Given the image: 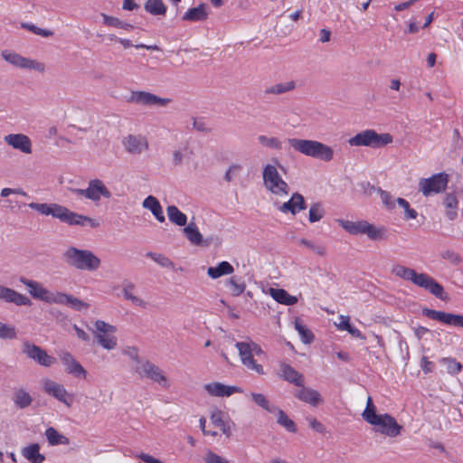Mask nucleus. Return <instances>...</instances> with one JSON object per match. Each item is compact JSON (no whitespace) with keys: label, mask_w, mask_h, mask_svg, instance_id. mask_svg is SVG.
Wrapping results in <instances>:
<instances>
[{"label":"nucleus","mask_w":463,"mask_h":463,"mask_svg":"<svg viewBox=\"0 0 463 463\" xmlns=\"http://www.w3.org/2000/svg\"><path fill=\"white\" fill-rule=\"evenodd\" d=\"M20 282L24 284L28 293L34 299L43 301L47 304L65 305L75 310L82 311L89 308L90 305L78 298L60 291H52L43 287L36 280L20 278Z\"/></svg>","instance_id":"obj_1"},{"label":"nucleus","mask_w":463,"mask_h":463,"mask_svg":"<svg viewBox=\"0 0 463 463\" xmlns=\"http://www.w3.org/2000/svg\"><path fill=\"white\" fill-rule=\"evenodd\" d=\"M20 282L24 284L28 293L34 299L43 301L47 304L65 305L75 310L82 311L89 308L90 305L78 298L60 291H52L43 287L36 280L20 278Z\"/></svg>","instance_id":"obj_2"},{"label":"nucleus","mask_w":463,"mask_h":463,"mask_svg":"<svg viewBox=\"0 0 463 463\" xmlns=\"http://www.w3.org/2000/svg\"><path fill=\"white\" fill-rule=\"evenodd\" d=\"M363 419L373 427V431L389 438H396L401 435L402 426L394 417L388 413H377L376 406L372 397H368L366 407L362 413Z\"/></svg>","instance_id":"obj_3"},{"label":"nucleus","mask_w":463,"mask_h":463,"mask_svg":"<svg viewBox=\"0 0 463 463\" xmlns=\"http://www.w3.org/2000/svg\"><path fill=\"white\" fill-rule=\"evenodd\" d=\"M392 273L397 278L410 281L414 285L424 288L436 298L442 300L447 298L443 287L426 273H418L415 269L401 264L394 265L392 267Z\"/></svg>","instance_id":"obj_4"},{"label":"nucleus","mask_w":463,"mask_h":463,"mask_svg":"<svg viewBox=\"0 0 463 463\" xmlns=\"http://www.w3.org/2000/svg\"><path fill=\"white\" fill-rule=\"evenodd\" d=\"M392 273L397 278L410 281L414 285L424 288L436 298L442 300L447 298L443 287L426 273H418L415 269L401 264L394 265L392 267Z\"/></svg>","instance_id":"obj_5"},{"label":"nucleus","mask_w":463,"mask_h":463,"mask_svg":"<svg viewBox=\"0 0 463 463\" xmlns=\"http://www.w3.org/2000/svg\"><path fill=\"white\" fill-rule=\"evenodd\" d=\"M288 143L296 152L323 162L332 161L335 156L330 146L317 140L292 137Z\"/></svg>","instance_id":"obj_6"},{"label":"nucleus","mask_w":463,"mask_h":463,"mask_svg":"<svg viewBox=\"0 0 463 463\" xmlns=\"http://www.w3.org/2000/svg\"><path fill=\"white\" fill-rule=\"evenodd\" d=\"M335 222L347 233L353 236L365 235L369 240L378 241L386 239V229L376 226L366 220L335 219Z\"/></svg>","instance_id":"obj_7"},{"label":"nucleus","mask_w":463,"mask_h":463,"mask_svg":"<svg viewBox=\"0 0 463 463\" xmlns=\"http://www.w3.org/2000/svg\"><path fill=\"white\" fill-rule=\"evenodd\" d=\"M240 360L242 365L249 371H252L259 375L265 374V371L260 361L267 358L266 353L260 345L249 340L244 342H237L235 345Z\"/></svg>","instance_id":"obj_8"},{"label":"nucleus","mask_w":463,"mask_h":463,"mask_svg":"<svg viewBox=\"0 0 463 463\" xmlns=\"http://www.w3.org/2000/svg\"><path fill=\"white\" fill-rule=\"evenodd\" d=\"M63 260L69 266L85 271H96L101 266V260L91 250L69 247L63 253Z\"/></svg>","instance_id":"obj_9"},{"label":"nucleus","mask_w":463,"mask_h":463,"mask_svg":"<svg viewBox=\"0 0 463 463\" xmlns=\"http://www.w3.org/2000/svg\"><path fill=\"white\" fill-rule=\"evenodd\" d=\"M262 180L264 188L271 195L272 202L288 196V184L283 180L275 165L268 164L263 167Z\"/></svg>","instance_id":"obj_10"},{"label":"nucleus","mask_w":463,"mask_h":463,"mask_svg":"<svg viewBox=\"0 0 463 463\" xmlns=\"http://www.w3.org/2000/svg\"><path fill=\"white\" fill-rule=\"evenodd\" d=\"M392 141L393 137L389 133H377L373 128H366L349 137L347 144L350 146H367L375 149L383 147Z\"/></svg>","instance_id":"obj_11"},{"label":"nucleus","mask_w":463,"mask_h":463,"mask_svg":"<svg viewBox=\"0 0 463 463\" xmlns=\"http://www.w3.org/2000/svg\"><path fill=\"white\" fill-rule=\"evenodd\" d=\"M50 215L69 225L90 226L91 228H96L99 225L97 220L71 212L68 208L57 203H52Z\"/></svg>","instance_id":"obj_12"},{"label":"nucleus","mask_w":463,"mask_h":463,"mask_svg":"<svg viewBox=\"0 0 463 463\" xmlns=\"http://www.w3.org/2000/svg\"><path fill=\"white\" fill-rule=\"evenodd\" d=\"M98 344L104 349L111 351L118 346V337L116 335L117 326L98 319L93 323L90 328Z\"/></svg>","instance_id":"obj_13"},{"label":"nucleus","mask_w":463,"mask_h":463,"mask_svg":"<svg viewBox=\"0 0 463 463\" xmlns=\"http://www.w3.org/2000/svg\"><path fill=\"white\" fill-rule=\"evenodd\" d=\"M2 59L13 67L20 70L35 71L38 73H44L46 65L44 62L25 57L18 52L10 50H4L1 52Z\"/></svg>","instance_id":"obj_14"},{"label":"nucleus","mask_w":463,"mask_h":463,"mask_svg":"<svg viewBox=\"0 0 463 463\" xmlns=\"http://www.w3.org/2000/svg\"><path fill=\"white\" fill-rule=\"evenodd\" d=\"M41 386L44 393L57 400L64 406L68 408L72 406L74 394L69 392L62 383L45 377L42 379Z\"/></svg>","instance_id":"obj_15"},{"label":"nucleus","mask_w":463,"mask_h":463,"mask_svg":"<svg viewBox=\"0 0 463 463\" xmlns=\"http://www.w3.org/2000/svg\"><path fill=\"white\" fill-rule=\"evenodd\" d=\"M113 292L116 297L123 298L136 307L145 309L148 306V303L137 295L136 284L129 279H124L113 287Z\"/></svg>","instance_id":"obj_16"},{"label":"nucleus","mask_w":463,"mask_h":463,"mask_svg":"<svg viewBox=\"0 0 463 463\" xmlns=\"http://www.w3.org/2000/svg\"><path fill=\"white\" fill-rule=\"evenodd\" d=\"M449 177L446 173H438L419 181V191L423 196L429 197L438 194L447 188Z\"/></svg>","instance_id":"obj_17"},{"label":"nucleus","mask_w":463,"mask_h":463,"mask_svg":"<svg viewBox=\"0 0 463 463\" xmlns=\"http://www.w3.org/2000/svg\"><path fill=\"white\" fill-rule=\"evenodd\" d=\"M73 192L94 203H99L102 198L109 200L112 196L104 182L98 178L90 180L85 189H74Z\"/></svg>","instance_id":"obj_18"},{"label":"nucleus","mask_w":463,"mask_h":463,"mask_svg":"<svg viewBox=\"0 0 463 463\" xmlns=\"http://www.w3.org/2000/svg\"><path fill=\"white\" fill-rule=\"evenodd\" d=\"M133 369L140 377L148 378L165 388L170 386L169 381L163 372L146 359L137 361V364H133Z\"/></svg>","instance_id":"obj_19"},{"label":"nucleus","mask_w":463,"mask_h":463,"mask_svg":"<svg viewBox=\"0 0 463 463\" xmlns=\"http://www.w3.org/2000/svg\"><path fill=\"white\" fill-rule=\"evenodd\" d=\"M121 145L126 153L139 156L148 151L149 143L146 137L141 134H128L121 139Z\"/></svg>","instance_id":"obj_20"},{"label":"nucleus","mask_w":463,"mask_h":463,"mask_svg":"<svg viewBox=\"0 0 463 463\" xmlns=\"http://www.w3.org/2000/svg\"><path fill=\"white\" fill-rule=\"evenodd\" d=\"M209 418L211 423L215 428H218L222 434L227 438L232 436L234 423L224 410L218 406L211 407L209 410Z\"/></svg>","instance_id":"obj_21"},{"label":"nucleus","mask_w":463,"mask_h":463,"mask_svg":"<svg viewBox=\"0 0 463 463\" xmlns=\"http://www.w3.org/2000/svg\"><path fill=\"white\" fill-rule=\"evenodd\" d=\"M283 199H276L273 201V206L283 214L297 215L298 213L306 209V201L302 194L294 193L290 198L285 202Z\"/></svg>","instance_id":"obj_22"},{"label":"nucleus","mask_w":463,"mask_h":463,"mask_svg":"<svg viewBox=\"0 0 463 463\" xmlns=\"http://www.w3.org/2000/svg\"><path fill=\"white\" fill-rule=\"evenodd\" d=\"M203 388L209 396L216 398H228L233 394L243 392V390L239 386L229 385L217 381L209 382Z\"/></svg>","instance_id":"obj_23"},{"label":"nucleus","mask_w":463,"mask_h":463,"mask_svg":"<svg viewBox=\"0 0 463 463\" xmlns=\"http://www.w3.org/2000/svg\"><path fill=\"white\" fill-rule=\"evenodd\" d=\"M129 100L133 103L144 106H156L158 108L166 107L172 100L168 98H162L146 91H134Z\"/></svg>","instance_id":"obj_24"},{"label":"nucleus","mask_w":463,"mask_h":463,"mask_svg":"<svg viewBox=\"0 0 463 463\" xmlns=\"http://www.w3.org/2000/svg\"><path fill=\"white\" fill-rule=\"evenodd\" d=\"M59 359L68 374L79 379L87 378V371L71 353L66 351L60 353Z\"/></svg>","instance_id":"obj_25"},{"label":"nucleus","mask_w":463,"mask_h":463,"mask_svg":"<svg viewBox=\"0 0 463 463\" xmlns=\"http://www.w3.org/2000/svg\"><path fill=\"white\" fill-rule=\"evenodd\" d=\"M422 314L444 325L463 327V315L447 313L430 308H424Z\"/></svg>","instance_id":"obj_26"},{"label":"nucleus","mask_w":463,"mask_h":463,"mask_svg":"<svg viewBox=\"0 0 463 463\" xmlns=\"http://www.w3.org/2000/svg\"><path fill=\"white\" fill-rule=\"evenodd\" d=\"M24 353L27 357L33 359L39 364L50 367L56 363V358L48 354L40 346L26 343L24 345Z\"/></svg>","instance_id":"obj_27"},{"label":"nucleus","mask_w":463,"mask_h":463,"mask_svg":"<svg viewBox=\"0 0 463 463\" xmlns=\"http://www.w3.org/2000/svg\"><path fill=\"white\" fill-rule=\"evenodd\" d=\"M4 141L12 148L19 150L25 155H29L33 152L32 141L30 137L24 134L18 133L6 135L4 137Z\"/></svg>","instance_id":"obj_28"},{"label":"nucleus","mask_w":463,"mask_h":463,"mask_svg":"<svg viewBox=\"0 0 463 463\" xmlns=\"http://www.w3.org/2000/svg\"><path fill=\"white\" fill-rule=\"evenodd\" d=\"M183 234L187 241L195 247H207L209 240L205 239L194 222H190L183 228Z\"/></svg>","instance_id":"obj_29"},{"label":"nucleus","mask_w":463,"mask_h":463,"mask_svg":"<svg viewBox=\"0 0 463 463\" xmlns=\"http://www.w3.org/2000/svg\"><path fill=\"white\" fill-rule=\"evenodd\" d=\"M294 396L298 400L313 407H317L324 403V399L318 391L307 387L304 384L299 386V389L294 392Z\"/></svg>","instance_id":"obj_30"},{"label":"nucleus","mask_w":463,"mask_h":463,"mask_svg":"<svg viewBox=\"0 0 463 463\" xmlns=\"http://www.w3.org/2000/svg\"><path fill=\"white\" fill-rule=\"evenodd\" d=\"M0 300L6 303H13L16 306H30L32 304L30 298L13 288L5 287L0 284Z\"/></svg>","instance_id":"obj_31"},{"label":"nucleus","mask_w":463,"mask_h":463,"mask_svg":"<svg viewBox=\"0 0 463 463\" xmlns=\"http://www.w3.org/2000/svg\"><path fill=\"white\" fill-rule=\"evenodd\" d=\"M444 214L449 221H454L458 216L459 201L455 193H447L442 198Z\"/></svg>","instance_id":"obj_32"},{"label":"nucleus","mask_w":463,"mask_h":463,"mask_svg":"<svg viewBox=\"0 0 463 463\" xmlns=\"http://www.w3.org/2000/svg\"><path fill=\"white\" fill-rule=\"evenodd\" d=\"M142 207L148 210L158 222L162 223L165 221L163 207L155 196L148 195L145 198L142 202Z\"/></svg>","instance_id":"obj_33"},{"label":"nucleus","mask_w":463,"mask_h":463,"mask_svg":"<svg viewBox=\"0 0 463 463\" xmlns=\"http://www.w3.org/2000/svg\"><path fill=\"white\" fill-rule=\"evenodd\" d=\"M280 376L285 381L295 384L296 386H302L305 383L304 375L288 364H282L280 365Z\"/></svg>","instance_id":"obj_34"},{"label":"nucleus","mask_w":463,"mask_h":463,"mask_svg":"<svg viewBox=\"0 0 463 463\" xmlns=\"http://www.w3.org/2000/svg\"><path fill=\"white\" fill-rule=\"evenodd\" d=\"M193 155V148L190 146H180L172 152V163L175 166H179L188 163L192 159Z\"/></svg>","instance_id":"obj_35"},{"label":"nucleus","mask_w":463,"mask_h":463,"mask_svg":"<svg viewBox=\"0 0 463 463\" xmlns=\"http://www.w3.org/2000/svg\"><path fill=\"white\" fill-rule=\"evenodd\" d=\"M233 272V266L230 262L222 260L216 266L209 267L206 273L212 279H217L222 276L232 275Z\"/></svg>","instance_id":"obj_36"},{"label":"nucleus","mask_w":463,"mask_h":463,"mask_svg":"<svg viewBox=\"0 0 463 463\" xmlns=\"http://www.w3.org/2000/svg\"><path fill=\"white\" fill-rule=\"evenodd\" d=\"M268 294L278 303L285 305V306H293L298 302V298L292 295H289L283 288H269L268 289Z\"/></svg>","instance_id":"obj_37"},{"label":"nucleus","mask_w":463,"mask_h":463,"mask_svg":"<svg viewBox=\"0 0 463 463\" xmlns=\"http://www.w3.org/2000/svg\"><path fill=\"white\" fill-rule=\"evenodd\" d=\"M21 454L31 463H43L45 459L44 455L40 452V445L37 443L22 448Z\"/></svg>","instance_id":"obj_38"},{"label":"nucleus","mask_w":463,"mask_h":463,"mask_svg":"<svg viewBox=\"0 0 463 463\" xmlns=\"http://www.w3.org/2000/svg\"><path fill=\"white\" fill-rule=\"evenodd\" d=\"M208 14L206 12V5L204 4H201L196 7L188 9L184 14L182 19L184 21L198 22L205 20Z\"/></svg>","instance_id":"obj_39"},{"label":"nucleus","mask_w":463,"mask_h":463,"mask_svg":"<svg viewBox=\"0 0 463 463\" xmlns=\"http://www.w3.org/2000/svg\"><path fill=\"white\" fill-rule=\"evenodd\" d=\"M166 214L171 223L184 227L188 224L187 216L181 212L175 205H168L166 207Z\"/></svg>","instance_id":"obj_40"},{"label":"nucleus","mask_w":463,"mask_h":463,"mask_svg":"<svg viewBox=\"0 0 463 463\" xmlns=\"http://www.w3.org/2000/svg\"><path fill=\"white\" fill-rule=\"evenodd\" d=\"M13 402L17 408L25 409L32 404L33 397L27 390L19 388L14 392Z\"/></svg>","instance_id":"obj_41"},{"label":"nucleus","mask_w":463,"mask_h":463,"mask_svg":"<svg viewBox=\"0 0 463 463\" xmlns=\"http://www.w3.org/2000/svg\"><path fill=\"white\" fill-rule=\"evenodd\" d=\"M272 413L276 416L277 423L285 428L288 431L295 433L297 427L295 422L279 408H276Z\"/></svg>","instance_id":"obj_42"},{"label":"nucleus","mask_w":463,"mask_h":463,"mask_svg":"<svg viewBox=\"0 0 463 463\" xmlns=\"http://www.w3.org/2000/svg\"><path fill=\"white\" fill-rule=\"evenodd\" d=\"M45 436L50 445H68L70 443L69 439L58 432L54 428L50 427L45 430Z\"/></svg>","instance_id":"obj_43"},{"label":"nucleus","mask_w":463,"mask_h":463,"mask_svg":"<svg viewBox=\"0 0 463 463\" xmlns=\"http://www.w3.org/2000/svg\"><path fill=\"white\" fill-rule=\"evenodd\" d=\"M224 284L233 297L241 295L246 288L245 283L236 277L229 278Z\"/></svg>","instance_id":"obj_44"},{"label":"nucleus","mask_w":463,"mask_h":463,"mask_svg":"<svg viewBox=\"0 0 463 463\" xmlns=\"http://www.w3.org/2000/svg\"><path fill=\"white\" fill-rule=\"evenodd\" d=\"M100 16L102 17L103 24L106 26L119 28L126 31H131L134 28L132 24L126 23L118 17L108 15L104 13H102Z\"/></svg>","instance_id":"obj_45"},{"label":"nucleus","mask_w":463,"mask_h":463,"mask_svg":"<svg viewBox=\"0 0 463 463\" xmlns=\"http://www.w3.org/2000/svg\"><path fill=\"white\" fill-rule=\"evenodd\" d=\"M326 215V210L321 203H313L308 209V222L315 223L320 222Z\"/></svg>","instance_id":"obj_46"},{"label":"nucleus","mask_w":463,"mask_h":463,"mask_svg":"<svg viewBox=\"0 0 463 463\" xmlns=\"http://www.w3.org/2000/svg\"><path fill=\"white\" fill-rule=\"evenodd\" d=\"M145 9L154 15H164L166 13V6L162 0H147L145 4Z\"/></svg>","instance_id":"obj_47"},{"label":"nucleus","mask_w":463,"mask_h":463,"mask_svg":"<svg viewBox=\"0 0 463 463\" xmlns=\"http://www.w3.org/2000/svg\"><path fill=\"white\" fill-rule=\"evenodd\" d=\"M250 397L258 406H260L266 411L272 413L274 411H276L277 406L270 403L267 397L262 393L251 392L250 394Z\"/></svg>","instance_id":"obj_48"},{"label":"nucleus","mask_w":463,"mask_h":463,"mask_svg":"<svg viewBox=\"0 0 463 463\" xmlns=\"http://www.w3.org/2000/svg\"><path fill=\"white\" fill-rule=\"evenodd\" d=\"M440 364L445 366L448 373L457 375L462 370V364L452 357H443L439 360Z\"/></svg>","instance_id":"obj_49"},{"label":"nucleus","mask_w":463,"mask_h":463,"mask_svg":"<svg viewBox=\"0 0 463 463\" xmlns=\"http://www.w3.org/2000/svg\"><path fill=\"white\" fill-rule=\"evenodd\" d=\"M296 88L294 80H287L284 82L276 83L267 89V92L270 94H282L293 90Z\"/></svg>","instance_id":"obj_50"},{"label":"nucleus","mask_w":463,"mask_h":463,"mask_svg":"<svg viewBox=\"0 0 463 463\" xmlns=\"http://www.w3.org/2000/svg\"><path fill=\"white\" fill-rule=\"evenodd\" d=\"M378 193H379L381 202H382L383 207L387 211L394 210L396 205H398V200L400 197H394L389 192L382 190V189H379Z\"/></svg>","instance_id":"obj_51"},{"label":"nucleus","mask_w":463,"mask_h":463,"mask_svg":"<svg viewBox=\"0 0 463 463\" xmlns=\"http://www.w3.org/2000/svg\"><path fill=\"white\" fill-rule=\"evenodd\" d=\"M294 326H295V329L298 331L299 336H300V339L301 341L304 343V344H310L313 339H314V335L312 334V332L306 326H304L300 320L298 319H296L295 323H294Z\"/></svg>","instance_id":"obj_52"},{"label":"nucleus","mask_w":463,"mask_h":463,"mask_svg":"<svg viewBox=\"0 0 463 463\" xmlns=\"http://www.w3.org/2000/svg\"><path fill=\"white\" fill-rule=\"evenodd\" d=\"M146 257L163 268H165V269H173L174 268L173 261L165 254L157 253V252H147Z\"/></svg>","instance_id":"obj_53"},{"label":"nucleus","mask_w":463,"mask_h":463,"mask_svg":"<svg viewBox=\"0 0 463 463\" xmlns=\"http://www.w3.org/2000/svg\"><path fill=\"white\" fill-rule=\"evenodd\" d=\"M398 206L403 210V219L406 221L415 220L418 216L416 210L411 207L409 202L403 198H399Z\"/></svg>","instance_id":"obj_54"},{"label":"nucleus","mask_w":463,"mask_h":463,"mask_svg":"<svg viewBox=\"0 0 463 463\" xmlns=\"http://www.w3.org/2000/svg\"><path fill=\"white\" fill-rule=\"evenodd\" d=\"M258 141L261 146L271 149H280L282 146L281 141L275 137L260 135L258 137Z\"/></svg>","instance_id":"obj_55"},{"label":"nucleus","mask_w":463,"mask_h":463,"mask_svg":"<svg viewBox=\"0 0 463 463\" xmlns=\"http://www.w3.org/2000/svg\"><path fill=\"white\" fill-rule=\"evenodd\" d=\"M17 337V332L14 326L0 321V339L13 340Z\"/></svg>","instance_id":"obj_56"},{"label":"nucleus","mask_w":463,"mask_h":463,"mask_svg":"<svg viewBox=\"0 0 463 463\" xmlns=\"http://www.w3.org/2000/svg\"><path fill=\"white\" fill-rule=\"evenodd\" d=\"M22 27L43 37H49L52 35V31L37 27L36 25L32 24L24 23L22 24Z\"/></svg>","instance_id":"obj_57"},{"label":"nucleus","mask_w":463,"mask_h":463,"mask_svg":"<svg viewBox=\"0 0 463 463\" xmlns=\"http://www.w3.org/2000/svg\"><path fill=\"white\" fill-rule=\"evenodd\" d=\"M203 459H204L205 463H230V461L227 458H225L211 450H208L205 453Z\"/></svg>","instance_id":"obj_58"},{"label":"nucleus","mask_w":463,"mask_h":463,"mask_svg":"<svg viewBox=\"0 0 463 463\" xmlns=\"http://www.w3.org/2000/svg\"><path fill=\"white\" fill-rule=\"evenodd\" d=\"M123 354L128 356L133 362V364H137V361H142L145 358L139 356V351L135 346H127L123 350Z\"/></svg>","instance_id":"obj_59"},{"label":"nucleus","mask_w":463,"mask_h":463,"mask_svg":"<svg viewBox=\"0 0 463 463\" xmlns=\"http://www.w3.org/2000/svg\"><path fill=\"white\" fill-rule=\"evenodd\" d=\"M28 206L31 209L37 211L39 213H41L43 215L48 216L51 214L52 203H31L28 204Z\"/></svg>","instance_id":"obj_60"},{"label":"nucleus","mask_w":463,"mask_h":463,"mask_svg":"<svg viewBox=\"0 0 463 463\" xmlns=\"http://www.w3.org/2000/svg\"><path fill=\"white\" fill-rule=\"evenodd\" d=\"M335 326L340 331H347L350 324V317L348 316L340 315L338 321L334 323Z\"/></svg>","instance_id":"obj_61"},{"label":"nucleus","mask_w":463,"mask_h":463,"mask_svg":"<svg viewBox=\"0 0 463 463\" xmlns=\"http://www.w3.org/2000/svg\"><path fill=\"white\" fill-rule=\"evenodd\" d=\"M240 171L241 166L239 165H231L226 171L225 180L228 182L232 181L234 177H236L239 175Z\"/></svg>","instance_id":"obj_62"},{"label":"nucleus","mask_w":463,"mask_h":463,"mask_svg":"<svg viewBox=\"0 0 463 463\" xmlns=\"http://www.w3.org/2000/svg\"><path fill=\"white\" fill-rule=\"evenodd\" d=\"M307 422H308L309 427L312 430H314L317 432H324L325 428H324L323 424L320 421H318L316 418H313V417L307 418Z\"/></svg>","instance_id":"obj_63"},{"label":"nucleus","mask_w":463,"mask_h":463,"mask_svg":"<svg viewBox=\"0 0 463 463\" xmlns=\"http://www.w3.org/2000/svg\"><path fill=\"white\" fill-rule=\"evenodd\" d=\"M138 458H140L145 463H163L159 459L145 453H141L137 456Z\"/></svg>","instance_id":"obj_64"}]
</instances>
